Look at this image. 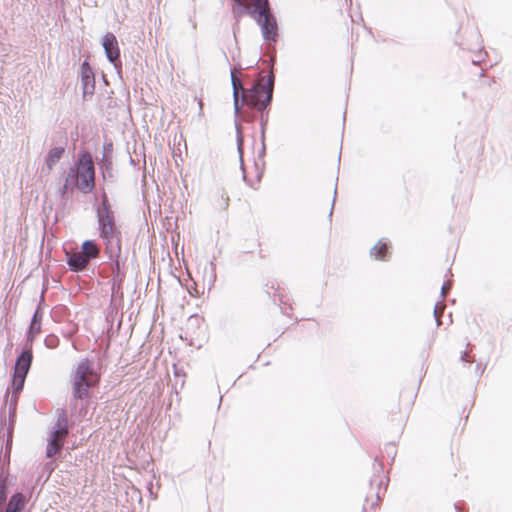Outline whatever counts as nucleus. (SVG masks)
I'll list each match as a JSON object with an SVG mask.
<instances>
[{
  "instance_id": "1",
  "label": "nucleus",
  "mask_w": 512,
  "mask_h": 512,
  "mask_svg": "<svg viewBox=\"0 0 512 512\" xmlns=\"http://www.w3.org/2000/svg\"><path fill=\"white\" fill-rule=\"evenodd\" d=\"M231 81L233 86L234 110L235 114L240 113L239 92H242V103L259 111L266 109L272 101L274 88V74L268 75L266 82L261 78L252 85L250 89H245L241 81L236 77L234 71L231 72Z\"/></svg>"
},
{
  "instance_id": "2",
  "label": "nucleus",
  "mask_w": 512,
  "mask_h": 512,
  "mask_svg": "<svg viewBox=\"0 0 512 512\" xmlns=\"http://www.w3.org/2000/svg\"><path fill=\"white\" fill-rule=\"evenodd\" d=\"M238 6L236 13L250 15L260 26L262 36L269 44H275L278 36V25L271 12L268 0H234Z\"/></svg>"
},
{
  "instance_id": "3",
  "label": "nucleus",
  "mask_w": 512,
  "mask_h": 512,
  "mask_svg": "<svg viewBox=\"0 0 512 512\" xmlns=\"http://www.w3.org/2000/svg\"><path fill=\"white\" fill-rule=\"evenodd\" d=\"M100 375L96 372L94 363L88 359H82L71 374L73 396L75 399L89 397L90 388L98 384Z\"/></svg>"
},
{
  "instance_id": "4",
  "label": "nucleus",
  "mask_w": 512,
  "mask_h": 512,
  "mask_svg": "<svg viewBox=\"0 0 512 512\" xmlns=\"http://www.w3.org/2000/svg\"><path fill=\"white\" fill-rule=\"evenodd\" d=\"M75 168L78 177L75 187L82 193H90L95 186V168L91 155L88 152L80 154Z\"/></svg>"
},
{
  "instance_id": "5",
  "label": "nucleus",
  "mask_w": 512,
  "mask_h": 512,
  "mask_svg": "<svg viewBox=\"0 0 512 512\" xmlns=\"http://www.w3.org/2000/svg\"><path fill=\"white\" fill-rule=\"evenodd\" d=\"M32 359V345L25 343L24 349L17 357L14 367V374L12 378V388L14 393H19L23 389L26 376L32 364Z\"/></svg>"
},
{
  "instance_id": "6",
  "label": "nucleus",
  "mask_w": 512,
  "mask_h": 512,
  "mask_svg": "<svg viewBox=\"0 0 512 512\" xmlns=\"http://www.w3.org/2000/svg\"><path fill=\"white\" fill-rule=\"evenodd\" d=\"M97 217L100 228V236L110 241L114 238L116 232V226L114 221L113 211L111 210L108 197L103 195L101 207L97 210Z\"/></svg>"
},
{
  "instance_id": "7",
  "label": "nucleus",
  "mask_w": 512,
  "mask_h": 512,
  "mask_svg": "<svg viewBox=\"0 0 512 512\" xmlns=\"http://www.w3.org/2000/svg\"><path fill=\"white\" fill-rule=\"evenodd\" d=\"M68 434L66 415L62 413L57 420L56 429L51 432L46 449V456L51 458L62 448L65 437Z\"/></svg>"
},
{
  "instance_id": "8",
  "label": "nucleus",
  "mask_w": 512,
  "mask_h": 512,
  "mask_svg": "<svg viewBox=\"0 0 512 512\" xmlns=\"http://www.w3.org/2000/svg\"><path fill=\"white\" fill-rule=\"evenodd\" d=\"M102 46L109 62H111L117 70H120V49L116 36L113 33H106L102 38Z\"/></svg>"
},
{
  "instance_id": "9",
  "label": "nucleus",
  "mask_w": 512,
  "mask_h": 512,
  "mask_svg": "<svg viewBox=\"0 0 512 512\" xmlns=\"http://www.w3.org/2000/svg\"><path fill=\"white\" fill-rule=\"evenodd\" d=\"M81 85L84 97L87 95H93L95 89L94 73L86 61L81 65Z\"/></svg>"
},
{
  "instance_id": "10",
  "label": "nucleus",
  "mask_w": 512,
  "mask_h": 512,
  "mask_svg": "<svg viewBox=\"0 0 512 512\" xmlns=\"http://www.w3.org/2000/svg\"><path fill=\"white\" fill-rule=\"evenodd\" d=\"M42 317H43V313H42L41 309L38 307L36 309V311L34 312L30 327L28 329L26 344L32 345L33 341L35 340L37 335L40 333Z\"/></svg>"
},
{
  "instance_id": "11",
  "label": "nucleus",
  "mask_w": 512,
  "mask_h": 512,
  "mask_svg": "<svg viewBox=\"0 0 512 512\" xmlns=\"http://www.w3.org/2000/svg\"><path fill=\"white\" fill-rule=\"evenodd\" d=\"M67 263L73 271H81L86 268L89 260L87 259V256L83 255L81 252H76L68 254Z\"/></svg>"
},
{
  "instance_id": "12",
  "label": "nucleus",
  "mask_w": 512,
  "mask_h": 512,
  "mask_svg": "<svg viewBox=\"0 0 512 512\" xmlns=\"http://www.w3.org/2000/svg\"><path fill=\"white\" fill-rule=\"evenodd\" d=\"M26 505V498L22 493H15L9 499L5 512H22Z\"/></svg>"
},
{
  "instance_id": "13",
  "label": "nucleus",
  "mask_w": 512,
  "mask_h": 512,
  "mask_svg": "<svg viewBox=\"0 0 512 512\" xmlns=\"http://www.w3.org/2000/svg\"><path fill=\"white\" fill-rule=\"evenodd\" d=\"M64 153L63 147H54L52 148L47 157H46V165L49 170H51L61 159L62 155Z\"/></svg>"
},
{
  "instance_id": "14",
  "label": "nucleus",
  "mask_w": 512,
  "mask_h": 512,
  "mask_svg": "<svg viewBox=\"0 0 512 512\" xmlns=\"http://www.w3.org/2000/svg\"><path fill=\"white\" fill-rule=\"evenodd\" d=\"M77 172L75 167H70L65 177V183L61 188V196H64L69 189L75 187V182L77 181Z\"/></svg>"
},
{
  "instance_id": "15",
  "label": "nucleus",
  "mask_w": 512,
  "mask_h": 512,
  "mask_svg": "<svg viewBox=\"0 0 512 512\" xmlns=\"http://www.w3.org/2000/svg\"><path fill=\"white\" fill-rule=\"evenodd\" d=\"M81 253L87 256V259L90 261V259L98 256L99 249L93 241L87 240L82 244Z\"/></svg>"
},
{
  "instance_id": "16",
  "label": "nucleus",
  "mask_w": 512,
  "mask_h": 512,
  "mask_svg": "<svg viewBox=\"0 0 512 512\" xmlns=\"http://www.w3.org/2000/svg\"><path fill=\"white\" fill-rule=\"evenodd\" d=\"M387 252V243L383 241H379L372 249L371 255L375 257V259H385V253Z\"/></svg>"
},
{
  "instance_id": "17",
  "label": "nucleus",
  "mask_w": 512,
  "mask_h": 512,
  "mask_svg": "<svg viewBox=\"0 0 512 512\" xmlns=\"http://www.w3.org/2000/svg\"><path fill=\"white\" fill-rule=\"evenodd\" d=\"M444 308H445V304H443V303H437L435 305L434 316H435V319H436L438 325H440V323H441L440 318H441V315L443 314Z\"/></svg>"
},
{
  "instance_id": "18",
  "label": "nucleus",
  "mask_w": 512,
  "mask_h": 512,
  "mask_svg": "<svg viewBox=\"0 0 512 512\" xmlns=\"http://www.w3.org/2000/svg\"><path fill=\"white\" fill-rule=\"evenodd\" d=\"M58 342V339L53 337V336H50V337H47L45 339V344L48 348H54L56 347V344Z\"/></svg>"
},
{
  "instance_id": "19",
  "label": "nucleus",
  "mask_w": 512,
  "mask_h": 512,
  "mask_svg": "<svg viewBox=\"0 0 512 512\" xmlns=\"http://www.w3.org/2000/svg\"><path fill=\"white\" fill-rule=\"evenodd\" d=\"M450 289H451V283L449 281L444 283L441 288V296L444 298Z\"/></svg>"
},
{
  "instance_id": "20",
  "label": "nucleus",
  "mask_w": 512,
  "mask_h": 512,
  "mask_svg": "<svg viewBox=\"0 0 512 512\" xmlns=\"http://www.w3.org/2000/svg\"><path fill=\"white\" fill-rule=\"evenodd\" d=\"M242 143H243V137L240 132V128L237 126V146H238L239 152H241Z\"/></svg>"
},
{
  "instance_id": "21",
  "label": "nucleus",
  "mask_w": 512,
  "mask_h": 512,
  "mask_svg": "<svg viewBox=\"0 0 512 512\" xmlns=\"http://www.w3.org/2000/svg\"><path fill=\"white\" fill-rule=\"evenodd\" d=\"M461 360L462 361H465V362H470V360L468 359V353L467 352H464L461 356Z\"/></svg>"
},
{
  "instance_id": "22",
  "label": "nucleus",
  "mask_w": 512,
  "mask_h": 512,
  "mask_svg": "<svg viewBox=\"0 0 512 512\" xmlns=\"http://www.w3.org/2000/svg\"><path fill=\"white\" fill-rule=\"evenodd\" d=\"M265 123L266 122L262 121V129H264Z\"/></svg>"
}]
</instances>
